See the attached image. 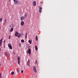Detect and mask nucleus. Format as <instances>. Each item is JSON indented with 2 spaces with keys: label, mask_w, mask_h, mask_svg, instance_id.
Masks as SVG:
<instances>
[{
  "label": "nucleus",
  "mask_w": 78,
  "mask_h": 78,
  "mask_svg": "<svg viewBox=\"0 0 78 78\" xmlns=\"http://www.w3.org/2000/svg\"><path fill=\"white\" fill-rule=\"evenodd\" d=\"M4 25H5V23H4Z\"/></svg>",
  "instance_id": "obj_36"
},
{
  "label": "nucleus",
  "mask_w": 78,
  "mask_h": 78,
  "mask_svg": "<svg viewBox=\"0 0 78 78\" xmlns=\"http://www.w3.org/2000/svg\"><path fill=\"white\" fill-rule=\"evenodd\" d=\"M36 2L35 1H34V2H33V5L34 6H36Z\"/></svg>",
  "instance_id": "obj_10"
},
{
  "label": "nucleus",
  "mask_w": 78,
  "mask_h": 78,
  "mask_svg": "<svg viewBox=\"0 0 78 78\" xmlns=\"http://www.w3.org/2000/svg\"><path fill=\"white\" fill-rule=\"evenodd\" d=\"M8 46L11 49V50H12V46H11V44L9 43L8 44Z\"/></svg>",
  "instance_id": "obj_3"
},
{
  "label": "nucleus",
  "mask_w": 78,
  "mask_h": 78,
  "mask_svg": "<svg viewBox=\"0 0 78 78\" xmlns=\"http://www.w3.org/2000/svg\"><path fill=\"white\" fill-rule=\"evenodd\" d=\"M36 41H37V36H36V37L35 38Z\"/></svg>",
  "instance_id": "obj_21"
},
{
  "label": "nucleus",
  "mask_w": 78,
  "mask_h": 78,
  "mask_svg": "<svg viewBox=\"0 0 78 78\" xmlns=\"http://www.w3.org/2000/svg\"><path fill=\"white\" fill-rule=\"evenodd\" d=\"M18 63L19 65L20 64V57H18Z\"/></svg>",
  "instance_id": "obj_4"
},
{
  "label": "nucleus",
  "mask_w": 78,
  "mask_h": 78,
  "mask_svg": "<svg viewBox=\"0 0 78 78\" xmlns=\"http://www.w3.org/2000/svg\"><path fill=\"white\" fill-rule=\"evenodd\" d=\"M19 33H18V32L17 31H16V33L15 34V36L16 37H17V36H18V35L19 34Z\"/></svg>",
  "instance_id": "obj_6"
},
{
  "label": "nucleus",
  "mask_w": 78,
  "mask_h": 78,
  "mask_svg": "<svg viewBox=\"0 0 78 78\" xmlns=\"http://www.w3.org/2000/svg\"><path fill=\"white\" fill-rule=\"evenodd\" d=\"M33 70H34V72L35 73H37V70L36 69V66H33Z\"/></svg>",
  "instance_id": "obj_2"
},
{
  "label": "nucleus",
  "mask_w": 78,
  "mask_h": 78,
  "mask_svg": "<svg viewBox=\"0 0 78 78\" xmlns=\"http://www.w3.org/2000/svg\"><path fill=\"white\" fill-rule=\"evenodd\" d=\"M0 51H1V48H0Z\"/></svg>",
  "instance_id": "obj_34"
},
{
  "label": "nucleus",
  "mask_w": 78,
  "mask_h": 78,
  "mask_svg": "<svg viewBox=\"0 0 78 78\" xmlns=\"http://www.w3.org/2000/svg\"><path fill=\"white\" fill-rule=\"evenodd\" d=\"M27 14H28V13H26L24 15L25 17H27Z\"/></svg>",
  "instance_id": "obj_17"
},
{
  "label": "nucleus",
  "mask_w": 78,
  "mask_h": 78,
  "mask_svg": "<svg viewBox=\"0 0 78 78\" xmlns=\"http://www.w3.org/2000/svg\"><path fill=\"white\" fill-rule=\"evenodd\" d=\"M1 75H2V74H1V73H0V78L1 77Z\"/></svg>",
  "instance_id": "obj_30"
},
{
  "label": "nucleus",
  "mask_w": 78,
  "mask_h": 78,
  "mask_svg": "<svg viewBox=\"0 0 78 78\" xmlns=\"http://www.w3.org/2000/svg\"><path fill=\"white\" fill-rule=\"evenodd\" d=\"M39 12L40 13L42 12V7H40L39 8Z\"/></svg>",
  "instance_id": "obj_12"
},
{
  "label": "nucleus",
  "mask_w": 78,
  "mask_h": 78,
  "mask_svg": "<svg viewBox=\"0 0 78 78\" xmlns=\"http://www.w3.org/2000/svg\"><path fill=\"white\" fill-rule=\"evenodd\" d=\"M4 43H5V41H4Z\"/></svg>",
  "instance_id": "obj_33"
},
{
  "label": "nucleus",
  "mask_w": 78,
  "mask_h": 78,
  "mask_svg": "<svg viewBox=\"0 0 78 78\" xmlns=\"http://www.w3.org/2000/svg\"><path fill=\"white\" fill-rule=\"evenodd\" d=\"M24 19L25 17L24 16H22L20 18L21 20H24Z\"/></svg>",
  "instance_id": "obj_13"
},
{
  "label": "nucleus",
  "mask_w": 78,
  "mask_h": 78,
  "mask_svg": "<svg viewBox=\"0 0 78 78\" xmlns=\"http://www.w3.org/2000/svg\"><path fill=\"white\" fill-rule=\"evenodd\" d=\"M23 70H22V71H21V73H23Z\"/></svg>",
  "instance_id": "obj_31"
},
{
  "label": "nucleus",
  "mask_w": 78,
  "mask_h": 78,
  "mask_svg": "<svg viewBox=\"0 0 78 78\" xmlns=\"http://www.w3.org/2000/svg\"><path fill=\"white\" fill-rule=\"evenodd\" d=\"M27 53H29V55H30V54H31V50L30 49H29L28 50V51H27Z\"/></svg>",
  "instance_id": "obj_8"
},
{
  "label": "nucleus",
  "mask_w": 78,
  "mask_h": 78,
  "mask_svg": "<svg viewBox=\"0 0 78 78\" xmlns=\"http://www.w3.org/2000/svg\"><path fill=\"white\" fill-rule=\"evenodd\" d=\"M18 35V36H17L19 38V37H20L21 36V34L19 33Z\"/></svg>",
  "instance_id": "obj_14"
},
{
  "label": "nucleus",
  "mask_w": 78,
  "mask_h": 78,
  "mask_svg": "<svg viewBox=\"0 0 78 78\" xmlns=\"http://www.w3.org/2000/svg\"><path fill=\"white\" fill-rule=\"evenodd\" d=\"M0 66H1V65H0Z\"/></svg>",
  "instance_id": "obj_35"
},
{
  "label": "nucleus",
  "mask_w": 78,
  "mask_h": 78,
  "mask_svg": "<svg viewBox=\"0 0 78 78\" xmlns=\"http://www.w3.org/2000/svg\"><path fill=\"white\" fill-rule=\"evenodd\" d=\"M27 33H26V38H27Z\"/></svg>",
  "instance_id": "obj_23"
},
{
  "label": "nucleus",
  "mask_w": 78,
  "mask_h": 78,
  "mask_svg": "<svg viewBox=\"0 0 78 78\" xmlns=\"http://www.w3.org/2000/svg\"><path fill=\"white\" fill-rule=\"evenodd\" d=\"M21 42H24V40L22 39L21 40Z\"/></svg>",
  "instance_id": "obj_22"
},
{
  "label": "nucleus",
  "mask_w": 78,
  "mask_h": 78,
  "mask_svg": "<svg viewBox=\"0 0 78 78\" xmlns=\"http://www.w3.org/2000/svg\"><path fill=\"white\" fill-rule=\"evenodd\" d=\"M13 31V28H12L10 30V32H12Z\"/></svg>",
  "instance_id": "obj_18"
},
{
  "label": "nucleus",
  "mask_w": 78,
  "mask_h": 78,
  "mask_svg": "<svg viewBox=\"0 0 78 78\" xmlns=\"http://www.w3.org/2000/svg\"><path fill=\"white\" fill-rule=\"evenodd\" d=\"M32 42V41H30V40H29L28 42H29V43H30V44H31Z\"/></svg>",
  "instance_id": "obj_19"
},
{
  "label": "nucleus",
  "mask_w": 78,
  "mask_h": 78,
  "mask_svg": "<svg viewBox=\"0 0 78 78\" xmlns=\"http://www.w3.org/2000/svg\"><path fill=\"white\" fill-rule=\"evenodd\" d=\"M14 72L12 71V72H11V74H12V75H14Z\"/></svg>",
  "instance_id": "obj_20"
},
{
  "label": "nucleus",
  "mask_w": 78,
  "mask_h": 78,
  "mask_svg": "<svg viewBox=\"0 0 78 78\" xmlns=\"http://www.w3.org/2000/svg\"><path fill=\"white\" fill-rule=\"evenodd\" d=\"M9 39H11V37L10 36H9Z\"/></svg>",
  "instance_id": "obj_26"
},
{
  "label": "nucleus",
  "mask_w": 78,
  "mask_h": 78,
  "mask_svg": "<svg viewBox=\"0 0 78 78\" xmlns=\"http://www.w3.org/2000/svg\"><path fill=\"white\" fill-rule=\"evenodd\" d=\"M3 42V38H2L0 40V46H2V42Z\"/></svg>",
  "instance_id": "obj_5"
},
{
  "label": "nucleus",
  "mask_w": 78,
  "mask_h": 78,
  "mask_svg": "<svg viewBox=\"0 0 78 78\" xmlns=\"http://www.w3.org/2000/svg\"><path fill=\"white\" fill-rule=\"evenodd\" d=\"M21 26H23L24 25V22L23 21H22L21 23Z\"/></svg>",
  "instance_id": "obj_11"
},
{
  "label": "nucleus",
  "mask_w": 78,
  "mask_h": 78,
  "mask_svg": "<svg viewBox=\"0 0 78 78\" xmlns=\"http://www.w3.org/2000/svg\"><path fill=\"white\" fill-rule=\"evenodd\" d=\"M5 23H6V20H5Z\"/></svg>",
  "instance_id": "obj_29"
},
{
  "label": "nucleus",
  "mask_w": 78,
  "mask_h": 78,
  "mask_svg": "<svg viewBox=\"0 0 78 78\" xmlns=\"http://www.w3.org/2000/svg\"><path fill=\"white\" fill-rule=\"evenodd\" d=\"M13 1L16 5L18 3V1H17V0H13Z\"/></svg>",
  "instance_id": "obj_7"
},
{
  "label": "nucleus",
  "mask_w": 78,
  "mask_h": 78,
  "mask_svg": "<svg viewBox=\"0 0 78 78\" xmlns=\"http://www.w3.org/2000/svg\"><path fill=\"white\" fill-rule=\"evenodd\" d=\"M2 18H0V22H2Z\"/></svg>",
  "instance_id": "obj_25"
},
{
  "label": "nucleus",
  "mask_w": 78,
  "mask_h": 78,
  "mask_svg": "<svg viewBox=\"0 0 78 78\" xmlns=\"http://www.w3.org/2000/svg\"><path fill=\"white\" fill-rule=\"evenodd\" d=\"M17 72H19V70H17Z\"/></svg>",
  "instance_id": "obj_32"
},
{
  "label": "nucleus",
  "mask_w": 78,
  "mask_h": 78,
  "mask_svg": "<svg viewBox=\"0 0 78 78\" xmlns=\"http://www.w3.org/2000/svg\"><path fill=\"white\" fill-rule=\"evenodd\" d=\"M14 27V25L12 24H11L9 26V28H13Z\"/></svg>",
  "instance_id": "obj_9"
},
{
  "label": "nucleus",
  "mask_w": 78,
  "mask_h": 78,
  "mask_svg": "<svg viewBox=\"0 0 78 78\" xmlns=\"http://www.w3.org/2000/svg\"><path fill=\"white\" fill-rule=\"evenodd\" d=\"M36 64H37V60H36Z\"/></svg>",
  "instance_id": "obj_28"
},
{
  "label": "nucleus",
  "mask_w": 78,
  "mask_h": 78,
  "mask_svg": "<svg viewBox=\"0 0 78 78\" xmlns=\"http://www.w3.org/2000/svg\"><path fill=\"white\" fill-rule=\"evenodd\" d=\"M4 55L5 56H7L8 55V53L7 52H5L4 53Z\"/></svg>",
  "instance_id": "obj_16"
},
{
  "label": "nucleus",
  "mask_w": 78,
  "mask_h": 78,
  "mask_svg": "<svg viewBox=\"0 0 78 78\" xmlns=\"http://www.w3.org/2000/svg\"><path fill=\"white\" fill-rule=\"evenodd\" d=\"M13 55H15V54H16V53H15V52H13Z\"/></svg>",
  "instance_id": "obj_27"
},
{
  "label": "nucleus",
  "mask_w": 78,
  "mask_h": 78,
  "mask_svg": "<svg viewBox=\"0 0 78 78\" xmlns=\"http://www.w3.org/2000/svg\"><path fill=\"white\" fill-rule=\"evenodd\" d=\"M11 1V0H9V1Z\"/></svg>",
  "instance_id": "obj_37"
},
{
  "label": "nucleus",
  "mask_w": 78,
  "mask_h": 78,
  "mask_svg": "<svg viewBox=\"0 0 78 78\" xmlns=\"http://www.w3.org/2000/svg\"><path fill=\"white\" fill-rule=\"evenodd\" d=\"M30 59H29L27 62V66H28V67H30Z\"/></svg>",
  "instance_id": "obj_1"
},
{
  "label": "nucleus",
  "mask_w": 78,
  "mask_h": 78,
  "mask_svg": "<svg viewBox=\"0 0 78 78\" xmlns=\"http://www.w3.org/2000/svg\"><path fill=\"white\" fill-rule=\"evenodd\" d=\"M19 47H21V44H19Z\"/></svg>",
  "instance_id": "obj_24"
},
{
  "label": "nucleus",
  "mask_w": 78,
  "mask_h": 78,
  "mask_svg": "<svg viewBox=\"0 0 78 78\" xmlns=\"http://www.w3.org/2000/svg\"><path fill=\"white\" fill-rule=\"evenodd\" d=\"M35 49L36 51H37L38 48H37V46H35Z\"/></svg>",
  "instance_id": "obj_15"
}]
</instances>
